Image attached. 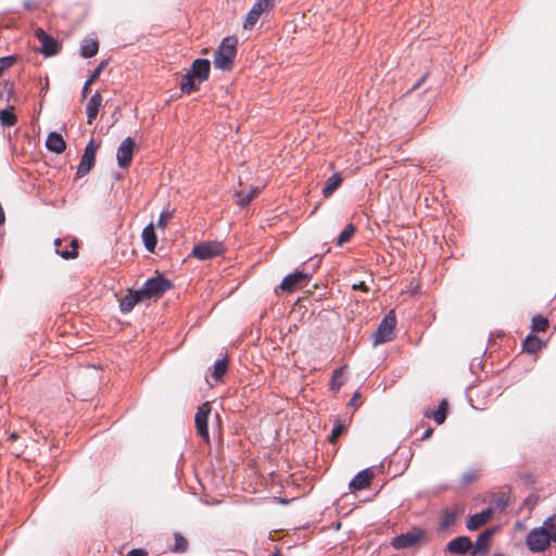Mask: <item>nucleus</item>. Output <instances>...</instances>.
Instances as JSON below:
<instances>
[{
	"label": "nucleus",
	"instance_id": "obj_8",
	"mask_svg": "<svg viewBox=\"0 0 556 556\" xmlns=\"http://www.w3.org/2000/svg\"><path fill=\"white\" fill-rule=\"evenodd\" d=\"M135 146V140L131 137H127L117 148L116 159L121 168H127L130 165Z\"/></svg>",
	"mask_w": 556,
	"mask_h": 556
},
{
	"label": "nucleus",
	"instance_id": "obj_39",
	"mask_svg": "<svg viewBox=\"0 0 556 556\" xmlns=\"http://www.w3.org/2000/svg\"><path fill=\"white\" fill-rule=\"evenodd\" d=\"M16 61V58L13 55L0 58V75L2 72L9 67H11Z\"/></svg>",
	"mask_w": 556,
	"mask_h": 556
},
{
	"label": "nucleus",
	"instance_id": "obj_18",
	"mask_svg": "<svg viewBox=\"0 0 556 556\" xmlns=\"http://www.w3.org/2000/svg\"><path fill=\"white\" fill-rule=\"evenodd\" d=\"M102 105V97L97 91L94 94L91 96L89 99L87 106H86V114H87V123L91 124L99 113V110Z\"/></svg>",
	"mask_w": 556,
	"mask_h": 556
},
{
	"label": "nucleus",
	"instance_id": "obj_40",
	"mask_svg": "<svg viewBox=\"0 0 556 556\" xmlns=\"http://www.w3.org/2000/svg\"><path fill=\"white\" fill-rule=\"evenodd\" d=\"M477 479H478V471L477 470H469V471H466L462 476V483L463 484H469V483L473 482Z\"/></svg>",
	"mask_w": 556,
	"mask_h": 556
},
{
	"label": "nucleus",
	"instance_id": "obj_5",
	"mask_svg": "<svg viewBox=\"0 0 556 556\" xmlns=\"http://www.w3.org/2000/svg\"><path fill=\"white\" fill-rule=\"evenodd\" d=\"M396 325V319L393 312L387 314L380 321L377 330L372 334L374 345L386 343L392 339V333Z\"/></svg>",
	"mask_w": 556,
	"mask_h": 556
},
{
	"label": "nucleus",
	"instance_id": "obj_34",
	"mask_svg": "<svg viewBox=\"0 0 556 556\" xmlns=\"http://www.w3.org/2000/svg\"><path fill=\"white\" fill-rule=\"evenodd\" d=\"M104 67V63H101L94 71L93 73L91 74V76L87 79V81L85 83L84 87H83V91H81V96H83V99H85L87 97V93L89 91V88L91 86V84L98 79L99 75L101 74L102 70Z\"/></svg>",
	"mask_w": 556,
	"mask_h": 556
},
{
	"label": "nucleus",
	"instance_id": "obj_42",
	"mask_svg": "<svg viewBox=\"0 0 556 556\" xmlns=\"http://www.w3.org/2000/svg\"><path fill=\"white\" fill-rule=\"evenodd\" d=\"M275 0H256L254 3H260V8H263L264 11H268L274 7Z\"/></svg>",
	"mask_w": 556,
	"mask_h": 556
},
{
	"label": "nucleus",
	"instance_id": "obj_12",
	"mask_svg": "<svg viewBox=\"0 0 556 556\" xmlns=\"http://www.w3.org/2000/svg\"><path fill=\"white\" fill-rule=\"evenodd\" d=\"M471 548V540L466 535H462L451 540L447 543L445 551L452 555H465Z\"/></svg>",
	"mask_w": 556,
	"mask_h": 556
},
{
	"label": "nucleus",
	"instance_id": "obj_2",
	"mask_svg": "<svg viewBox=\"0 0 556 556\" xmlns=\"http://www.w3.org/2000/svg\"><path fill=\"white\" fill-rule=\"evenodd\" d=\"M427 535V531L421 528H413L412 530L396 535L392 540V546L395 549H404L418 546Z\"/></svg>",
	"mask_w": 556,
	"mask_h": 556
},
{
	"label": "nucleus",
	"instance_id": "obj_16",
	"mask_svg": "<svg viewBox=\"0 0 556 556\" xmlns=\"http://www.w3.org/2000/svg\"><path fill=\"white\" fill-rule=\"evenodd\" d=\"M143 296L140 292V290H135V291H129L128 294H126L121 301H119V308H121V312L124 313V314H127L129 312H131V309L134 308V306L143 301Z\"/></svg>",
	"mask_w": 556,
	"mask_h": 556
},
{
	"label": "nucleus",
	"instance_id": "obj_20",
	"mask_svg": "<svg viewBox=\"0 0 556 556\" xmlns=\"http://www.w3.org/2000/svg\"><path fill=\"white\" fill-rule=\"evenodd\" d=\"M141 237L143 240L144 248L149 252H154L157 243V238L152 223L143 228Z\"/></svg>",
	"mask_w": 556,
	"mask_h": 556
},
{
	"label": "nucleus",
	"instance_id": "obj_24",
	"mask_svg": "<svg viewBox=\"0 0 556 556\" xmlns=\"http://www.w3.org/2000/svg\"><path fill=\"white\" fill-rule=\"evenodd\" d=\"M197 81H198L197 78L194 76H192L189 72H187L181 77V81H180L181 92L191 93V92L195 91L198 89L197 84H195Z\"/></svg>",
	"mask_w": 556,
	"mask_h": 556
},
{
	"label": "nucleus",
	"instance_id": "obj_15",
	"mask_svg": "<svg viewBox=\"0 0 556 556\" xmlns=\"http://www.w3.org/2000/svg\"><path fill=\"white\" fill-rule=\"evenodd\" d=\"M494 533H495L494 528H490V529H486L483 532H481L479 534V536L477 538L475 545L472 544V547H473L472 555L485 554L489 549L490 541H491L492 536L494 535Z\"/></svg>",
	"mask_w": 556,
	"mask_h": 556
},
{
	"label": "nucleus",
	"instance_id": "obj_11",
	"mask_svg": "<svg viewBox=\"0 0 556 556\" xmlns=\"http://www.w3.org/2000/svg\"><path fill=\"white\" fill-rule=\"evenodd\" d=\"M309 278H311V276L308 274L300 271V270H296V271H294L292 274L287 275L282 279L279 288L283 292H292L298 287H300L304 282L308 281Z\"/></svg>",
	"mask_w": 556,
	"mask_h": 556
},
{
	"label": "nucleus",
	"instance_id": "obj_10",
	"mask_svg": "<svg viewBox=\"0 0 556 556\" xmlns=\"http://www.w3.org/2000/svg\"><path fill=\"white\" fill-rule=\"evenodd\" d=\"M35 36L41 43L39 51L45 56H52L59 52V43L58 41L48 35L42 28H37L35 30Z\"/></svg>",
	"mask_w": 556,
	"mask_h": 556
},
{
	"label": "nucleus",
	"instance_id": "obj_3",
	"mask_svg": "<svg viewBox=\"0 0 556 556\" xmlns=\"http://www.w3.org/2000/svg\"><path fill=\"white\" fill-rule=\"evenodd\" d=\"M170 288V281L160 275L148 279L139 290L143 299H151L160 298Z\"/></svg>",
	"mask_w": 556,
	"mask_h": 556
},
{
	"label": "nucleus",
	"instance_id": "obj_32",
	"mask_svg": "<svg viewBox=\"0 0 556 556\" xmlns=\"http://www.w3.org/2000/svg\"><path fill=\"white\" fill-rule=\"evenodd\" d=\"M547 327L548 320L541 315L534 316L531 320V328L535 332H544L546 331Z\"/></svg>",
	"mask_w": 556,
	"mask_h": 556
},
{
	"label": "nucleus",
	"instance_id": "obj_22",
	"mask_svg": "<svg viewBox=\"0 0 556 556\" xmlns=\"http://www.w3.org/2000/svg\"><path fill=\"white\" fill-rule=\"evenodd\" d=\"M62 244V240L60 238L54 240L55 252L61 255L64 260L75 258L77 257V241L74 239L71 242L72 250L62 249L60 250V245Z\"/></svg>",
	"mask_w": 556,
	"mask_h": 556
},
{
	"label": "nucleus",
	"instance_id": "obj_45",
	"mask_svg": "<svg viewBox=\"0 0 556 556\" xmlns=\"http://www.w3.org/2000/svg\"><path fill=\"white\" fill-rule=\"evenodd\" d=\"M495 504L498 508L504 509L506 507L507 502L503 497H500L496 500Z\"/></svg>",
	"mask_w": 556,
	"mask_h": 556
},
{
	"label": "nucleus",
	"instance_id": "obj_13",
	"mask_svg": "<svg viewBox=\"0 0 556 556\" xmlns=\"http://www.w3.org/2000/svg\"><path fill=\"white\" fill-rule=\"evenodd\" d=\"M210 70L211 63L208 60L197 59L192 62V65L188 72L197 78L199 84H201L208 78Z\"/></svg>",
	"mask_w": 556,
	"mask_h": 556
},
{
	"label": "nucleus",
	"instance_id": "obj_46",
	"mask_svg": "<svg viewBox=\"0 0 556 556\" xmlns=\"http://www.w3.org/2000/svg\"><path fill=\"white\" fill-rule=\"evenodd\" d=\"M432 433H433V429L428 428L421 435V440H427V439L431 438Z\"/></svg>",
	"mask_w": 556,
	"mask_h": 556
},
{
	"label": "nucleus",
	"instance_id": "obj_26",
	"mask_svg": "<svg viewBox=\"0 0 556 556\" xmlns=\"http://www.w3.org/2000/svg\"><path fill=\"white\" fill-rule=\"evenodd\" d=\"M522 346L528 353H536L542 348V341L534 334H529L525 339Z\"/></svg>",
	"mask_w": 556,
	"mask_h": 556
},
{
	"label": "nucleus",
	"instance_id": "obj_43",
	"mask_svg": "<svg viewBox=\"0 0 556 556\" xmlns=\"http://www.w3.org/2000/svg\"><path fill=\"white\" fill-rule=\"evenodd\" d=\"M127 556H148V552L143 548H132L127 553Z\"/></svg>",
	"mask_w": 556,
	"mask_h": 556
},
{
	"label": "nucleus",
	"instance_id": "obj_47",
	"mask_svg": "<svg viewBox=\"0 0 556 556\" xmlns=\"http://www.w3.org/2000/svg\"><path fill=\"white\" fill-rule=\"evenodd\" d=\"M358 397H359V394H358V393H355V394L353 395V397L350 400L349 405H351V406H355V405H356V402H357V400H358Z\"/></svg>",
	"mask_w": 556,
	"mask_h": 556
},
{
	"label": "nucleus",
	"instance_id": "obj_21",
	"mask_svg": "<svg viewBox=\"0 0 556 556\" xmlns=\"http://www.w3.org/2000/svg\"><path fill=\"white\" fill-rule=\"evenodd\" d=\"M263 12L265 11L263 10V8H260V3H254L247 14V17L243 22V28L252 29L257 23Z\"/></svg>",
	"mask_w": 556,
	"mask_h": 556
},
{
	"label": "nucleus",
	"instance_id": "obj_35",
	"mask_svg": "<svg viewBox=\"0 0 556 556\" xmlns=\"http://www.w3.org/2000/svg\"><path fill=\"white\" fill-rule=\"evenodd\" d=\"M343 369H344V367H341V368L334 370V372L332 374L331 380H330V390L338 392L340 390V388L342 387L343 382L340 380V378L342 376Z\"/></svg>",
	"mask_w": 556,
	"mask_h": 556
},
{
	"label": "nucleus",
	"instance_id": "obj_50",
	"mask_svg": "<svg viewBox=\"0 0 556 556\" xmlns=\"http://www.w3.org/2000/svg\"><path fill=\"white\" fill-rule=\"evenodd\" d=\"M16 438H17V435H16L15 433H12V434L10 435V439H11V440H15Z\"/></svg>",
	"mask_w": 556,
	"mask_h": 556
},
{
	"label": "nucleus",
	"instance_id": "obj_17",
	"mask_svg": "<svg viewBox=\"0 0 556 556\" xmlns=\"http://www.w3.org/2000/svg\"><path fill=\"white\" fill-rule=\"evenodd\" d=\"M493 513L494 511L492 508H486L478 514L472 515L467 521V529L469 531L477 530L478 528L485 525L490 520Z\"/></svg>",
	"mask_w": 556,
	"mask_h": 556
},
{
	"label": "nucleus",
	"instance_id": "obj_7",
	"mask_svg": "<svg viewBox=\"0 0 556 556\" xmlns=\"http://www.w3.org/2000/svg\"><path fill=\"white\" fill-rule=\"evenodd\" d=\"M211 413V406L208 403L202 404L200 407H198V410L194 416V424L197 433L199 437H201L205 442H210V434H208V416Z\"/></svg>",
	"mask_w": 556,
	"mask_h": 556
},
{
	"label": "nucleus",
	"instance_id": "obj_31",
	"mask_svg": "<svg viewBox=\"0 0 556 556\" xmlns=\"http://www.w3.org/2000/svg\"><path fill=\"white\" fill-rule=\"evenodd\" d=\"M553 542H556V514L546 518L542 525Z\"/></svg>",
	"mask_w": 556,
	"mask_h": 556
},
{
	"label": "nucleus",
	"instance_id": "obj_14",
	"mask_svg": "<svg viewBox=\"0 0 556 556\" xmlns=\"http://www.w3.org/2000/svg\"><path fill=\"white\" fill-rule=\"evenodd\" d=\"M374 478V472L369 469L358 471L350 481L349 486L351 490H364L369 486Z\"/></svg>",
	"mask_w": 556,
	"mask_h": 556
},
{
	"label": "nucleus",
	"instance_id": "obj_29",
	"mask_svg": "<svg viewBox=\"0 0 556 556\" xmlns=\"http://www.w3.org/2000/svg\"><path fill=\"white\" fill-rule=\"evenodd\" d=\"M356 231V228L353 224H348L344 229L340 232L337 241H336V244L341 247L343 245L344 243L349 242L351 240V238L354 236Z\"/></svg>",
	"mask_w": 556,
	"mask_h": 556
},
{
	"label": "nucleus",
	"instance_id": "obj_30",
	"mask_svg": "<svg viewBox=\"0 0 556 556\" xmlns=\"http://www.w3.org/2000/svg\"><path fill=\"white\" fill-rule=\"evenodd\" d=\"M446 412H447V401L442 400L440 402L437 410H434L432 414V417L438 425H442L445 421Z\"/></svg>",
	"mask_w": 556,
	"mask_h": 556
},
{
	"label": "nucleus",
	"instance_id": "obj_48",
	"mask_svg": "<svg viewBox=\"0 0 556 556\" xmlns=\"http://www.w3.org/2000/svg\"><path fill=\"white\" fill-rule=\"evenodd\" d=\"M425 78H426V75H425V76H422V77H421V78H420V79H419V80H418V81H417V83L412 87V89L414 90V89L418 88V87L422 84V81L425 80Z\"/></svg>",
	"mask_w": 556,
	"mask_h": 556
},
{
	"label": "nucleus",
	"instance_id": "obj_19",
	"mask_svg": "<svg viewBox=\"0 0 556 556\" xmlns=\"http://www.w3.org/2000/svg\"><path fill=\"white\" fill-rule=\"evenodd\" d=\"M46 148L51 152L60 154L65 150L66 143L59 132L52 131L47 137Z\"/></svg>",
	"mask_w": 556,
	"mask_h": 556
},
{
	"label": "nucleus",
	"instance_id": "obj_33",
	"mask_svg": "<svg viewBox=\"0 0 556 556\" xmlns=\"http://www.w3.org/2000/svg\"><path fill=\"white\" fill-rule=\"evenodd\" d=\"M0 122L5 127L14 126L17 122L16 116L8 109L0 110Z\"/></svg>",
	"mask_w": 556,
	"mask_h": 556
},
{
	"label": "nucleus",
	"instance_id": "obj_4",
	"mask_svg": "<svg viewBox=\"0 0 556 556\" xmlns=\"http://www.w3.org/2000/svg\"><path fill=\"white\" fill-rule=\"evenodd\" d=\"M224 252L222 242L204 241L195 244L191 251V255L200 261L214 258Z\"/></svg>",
	"mask_w": 556,
	"mask_h": 556
},
{
	"label": "nucleus",
	"instance_id": "obj_36",
	"mask_svg": "<svg viewBox=\"0 0 556 556\" xmlns=\"http://www.w3.org/2000/svg\"><path fill=\"white\" fill-rule=\"evenodd\" d=\"M457 515L454 511H446L440 518V529H446L453 526L456 521Z\"/></svg>",
	"mask_w": 556,
	"mask_h": 556
},
{
	"label": "nucleus",
	"instance_id": "obj_27",
	"mask_svg": "<svg viewBox=\"0 0 556 556\" xmlns=\"http://www.w3.org/2000/svg\"><path fill=\"white\" fill-rule=\"evenodd\" d=\"M228 370L227 358L217 359L214 364L213 378L217 382L219 381Z\"/></svg>",
	"mask_w": 556,
	"mask_h": 556
},
{
	"label": "nucleus",
	"instance_id": "obj_28",
	"mask_svg": "<svg viewBox=\"0 0 556 556\" xmlns=\"http://www.w3.org/2000/svg\"><path fill=\"white\" fill-rule=\"evenodd\" d=\"M256 192H257V189H255V188H251L250 191L247 193L244 191H237L236 192V203L241 207L248 205L251 202V200L254 198Z\"/></svg>",
	"mask_w": 556,
	"mask_h": 556
},
{
	"label": "nucleus",
	"instance_id": "obj_41",
	"mask_svg": "<svg viewBox=\"0 0 556 556\" xmlns=\"http://www.w3.org/2000/svg\"><path fill=\"white\" fill-rule=\"evenodd\" d=\"M173 216V212H169V211H163L161 214H160V217H159V220H157V224L156 226L157 227H165L167 220L169 218H172Z\"/></svg>",
	"mask_w": 556,
	"mask_h": 556
},
{
	"label": "nucleus",
	"instance_id": "obj_37",
	"mask_svg": "<svg viewBox=\"0 0 556 556\" xmlns=\"http://www.w3.org/2000/svg\"><path fill=\"white\" fill-rule=\"evenodd\" d=\"M345 429V425L339 420L336 421V425L333 426L331 430V434L329 437V441L331 443L336 442L337 439L343 433Z\"/></svg>",
	"mask_w": 556,
	"mask_h": 556
},
{
	"label": "nucleus",
	"instance_id": "obj_25",
	"mask_svg": "<svg viewBox=\"0 0 556 556\" xmlns=\"http://www.w3.org/2000/svg\"><path fill=\"white\" fill-rule=\"evenodd\" d=\"M341 182H342V177L340 176V174L336 173V174L331 175L327 179L326 186L323 189L324 197H326V198L330 197L334 192V190L341 185Z\"/></svg>",
	"mask_w": 556,
	"mask_h": 556
},
{
	"label": "nucleus",
	"instance_id": "obj_23",
	"mask_svg": "<svg viewBox=\"0 0 556 556\" xmlns=\"http://www.w3.org/2000/svg\"><path fill=\"white\" fill-rule=\"evenodd\" d=\"M99 45L97 40L85 39L80 46V54L83 58H92L98 53Z\"/></svg>",
	"mask_w": 556,
	"mask_h": 556
},
{
	"label": "nucleus",
	"instance_id": "obj_6",
	"mask_svg": "<svg viewBox=\"0 0 556 556\" xmlns=\"http://www.w3.org/2000/svg\"><path fill=\"white\" fill-rule=\"evenodd\" d=\"M553 542L551 536L542 527L532 529L527 535V546L531 552H543Z\"/></svg>",
	"mask_w": 556,
	"mask_h": 556
},
{
	"label": "nucleus",
	"instance_id": "obj_1",
	"mask_svg": "<svg viewBox=\"0 0 556 556\" xmlns=\"http://www.w3.org/2000/svg\"><path fill=\"white\" fill-rule=\"evenodd\" d=\"M236 37H226L223 39L218 49L214 53V66L222 71H229L232 67L237 47Z\"/></svg>",
	"mask_w": 556,
	"mask_h": 556
},
{
	"label": "nucleus",
	"instance_id": "obj_49",
	"mask_svg": "<svg viewBox=\"0 0 556 556\" xmlns=\"http://www.w3.org/2000/svg\"><path fill=\"white\" fill-rule=\"evenodd\" d=\"M269 556H281L280 552L279 551H276L275 553H273L271 555Z\"/></svg>",
	"mask_w": 556,
	"mask_h": 556
},
{
	"label": "nucleus",
	"instance_id": "obj_44",
	"mask_svg": "<svg viewBox=\"0 0 556 556\" xmlns=\"http://www.w3.org/2000/svg\"><path fill=\"white\" fill-rule=\"evenodd\" d=\"M352 289L353 290H362L364 292L368 291V287L366 286V283L364 281H359L358 283H353Z\"/></svg>",
	"mask_w": 556,
	"mask_h": 556
},
{
	"label": "nucleus",
	"instance_id": "obj_9",
	"mask_svg": "<svg viewBox=\"0 0 556 556\" xmlns=\"http://www.w3.org/2000/svg\"><path fill=\"white\" fill-rule=\"evenodd\" d=\"M96 152L97 146L94 144V141L91 139L85 148L84 154L77 168V175L79 177L87 175L93 167L96 161Z\"/></svg>",
	"mask_w": 556,
	"mask_h": 556
},
{
	"label": "nucleus",
	"instance_id": "obj_38",
	"mask_svg": "<svg viewBox=\"0 0 556 556\" xmlns=\"http://www.w3.org/2000/svg\"><path fill=\"white\" fill-rule=\"evenodd\" d=\"M188 546L187 540L179 533L175 534L174 552L184 553Z\"/></svg>",
	"mask_w": 556,
	"mask_h": 556
}]
</instances>
